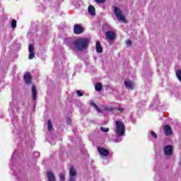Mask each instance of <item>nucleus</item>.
Returning a JSON list of instances; mask_svg holds the SVG:
<instances>
[{
    "mask_svg": "<svg viewBox=\"0 0 181 181\" xmlns=\"http://www.w3.org/2000/svg\"><path fill=\"white\" fill-rule=\"evenodd\" d=\"M89 45L90 40L86 37H80L74 41L72 49L74 52H84L88 48Z\"/></svg>",
    "mask_w": 181,
    "mask_h": 181,
    "instance_id": "f257e3e1",
    "label": "nucleus"
},
{
    "mask_svg": "<svg viewBox=\"0 0 181 181\" xmlns=\"http://www.w3.org/2000/svg\"><path fill=\"white\" fill-rule=\"evenodd\" d=\"M10 117H13V122L16 121L18 119V115L19 114V111H21V107L19 106V104L13 102L10 103V107L8 109Z\"/></svg>",
    "mask_w": 181,
    "mask_h": 181,
    "instance_id": "f03ea898",
    "label": "nucleus"
},
{
    "mask_svg": "<svg viewBox=\"0 0 181 181\" xmlns=\"http://www.w3.org/2000/svg\"><path fill=\"white\" fill-rule=\"evenodd\" d=\"M115 134L117 135H125V126L121 121H116V127L115 128Z\"/></svg>",
    "mask_w": 181,
    "mask_h": 181,
    "instance_id": "7ed1b4c3",
    "label": "nucleus"
},
{
    "mask_svg": "<svg viewBox=\"0 0 181 181\" xmlns=\"http://www.w3.org/2000/svg\"><path fill=\"white\" fill-rule=\"evenodd\" d=\"M114 12L116 18L118 19V21H120L121 22H125V17L122 14V11L119 9V8L115 6L114 7Z\"/></svg>",
    "mask_w": 181,
    "mask_h": 181,
    "instance_id": "20e7f679",
    "label": "nucleus"
},
{
    "mask_svg": "<svg viewBox=\"0 0 181 181\" xmlns=\"http://www.w3.org/2000/svg\"><path fill=\"white\" fill-rule=\"evenodd\" d=\"M77 179V170L74 168V166L71 165L69 168V181H76Z\"/></svg>",
    "mask_w": 181,
    "mask_h": 181,
    "instance_id": "39448f33",
    "label": "nucleus"
},
{
    "mask_svg": "<svg viewBox=\"0 0 181 181\" xmlns=\"http://www.w3.org/2000/svg\"><path fill=\"white\" fill-rule=\"evenodd\" d=\"M164 153L166 156H171L173 153V147L171 145H168L163 148Z\"/></svg>",
    "mask_w": 181,
    "mask_h": 181,
    "instance_id": "423d86ee",
    "label": "nucleus"
},
{
    "mask_svg": "<svg viewBox=\"0 0 181 181\" xmlns=\"http://www.w3.org/2000/svg\"><path fill=\"white\" fill-rule=\"evenodd\" d=\"M98 151L100 153V156L103 158H107V156L110 155V151L107 148L103 147H98Z\"/></svg>",
    "mask_w": 181,
    "mask_h": 181,
    "instance_id": "0eeeda50",
    "label": "nucleus"
},
{
    "mask_svg": "<svg viewBox=\"0 0 181 181\" xmlns=\"http://www.w3.org/2000/svg\"><path fill=\"white\" fill-rule=\"evenodd\" d=\"M74 33L75 35H81V33H84V28L81 25L76 24L74 27Z\"/></svg>",
    "mask_w": 181,
    "mask_h": 181,
    "instance_id": "6e6552de",
    "label": "nucleus"
},
{
    "mask_svg": "<svg viewBox=\"0 0 181 181\" xmlns=\"http://www.w3.org/2000/svg\"><path fill=\"white\" fill-rule=\"evenodd\" d=\"M160 105V102L159 101V96L156 95L154 99L153 103L150 105L151 108L154 107L155 110L158 109V107Z\"/></svg>",
    "mask_w": 181,
    "mask_h": 181,
    "instance_id": "1a4fd4ad",
    "label": "nucleus"
},
{
    "mask_svg": "<svg viewBox=\"0 0 181 181\" xmlns=\"http://www.w3.org/2000/svg\"><path fill=\"white\" fill-rule=\"evenodd\" d=\"M33 50H35V47L33 46V44H30L28 47V52H29V57L28 59L30 60H32L35 57V52H33Z\"/></svg>",
    "mask_w": 181,
    "mask_h": 181,
    "instance_id": "9d476101",
    "label": "nucleus"
},
{
    "mask_svg": "<svg viewBox=\"0 0 181 181\" xmlns=\"http://www.w3.org/2000/svg\"><path fill=\"white\" fill-rule=\"evenodd\" d=\"M164 134L166 136L172 135V127H170V125L166 124L164 126Z\"/></svg>",
    "mask_w": 181,
    "mask_h": 181,
    "instance_id": "9b49d317",
    "label": "nucleus"
},
{
    "mask_svg": "<svg viewBox=\"0 0 181 181\" xmlns=\"http://www.w3.org/2000/svg\"><path fill=\"white\" fill-rule=\"evenodd\" d=\"M105 35L108 40H114V39H115V33L113 31L109 30L106 32Z\"/></svg>",
    "mask_w": 181,
    "mask_h": 181,
    "instance_id": "f8f14e48",
    "label": "nucleus"
},
{
    "mask_svg": "<svg viewBox=\"0 0 181 181\" xmlns=\"http://www.w3.org/2000/svg\"><path fill=\"white\" fill-rule=\"evenodd\" d=\"M64 43H65V45L69 47H71V46H73V47H74V40H73L71 38H65L64 40Z\"/></svg>",
    "mask_w": 181,
    "mask_h": 181,
    "instance_id": "ddd939ff",
    "label": "nucleus"
},
{
    "mask_svg": "<svg viewBox=\"0 0 181 181\" xmlns=\"http://www.w3.org/2000/svg\"><path fill=\"white\" fill-rule=\"evenodd\" d=\"M32 98L34 101H36V100H37V89L36 88V86H35V85L33 86L32 88Z\"/></svg>",
    "mask_w": 181,
    "mask_h": 181,
    "instance_id": "4468645a",
    "label": "nucleus"
},
{
    "mask_svg": "<svg viewBox=\"0 0 181 181\" xmlns=\"http://www.w3.org/2000/svg\"><path fill=\"white\" fill-rule=\"evenodd\" d=\"M124 86L128 90H134V82L132 81H124Z\"/></svg>",
    "mask_w": 181,
    "mask_h": 181,
    "instance_id": "2eb2a0df",
    "label": "nucleus"
},
{
    "mask_svg": "<svg viewBox=\"0 0 181 181\" xmlns=\"http://www.w3.org/2000/svg\"><path fill=\"white\" fill-rule=\"evenodd\" d=\"M48 181H56V177L53 171H48L47 173Z\"/></svg>",
    "mask_w": 181,
    "mask_h": 181,
    "instance_id": "dca6fc26",
    "label": "nucleus"
},
{
    "mask_svg": "<svg viewBox=\"0 0 181 181\" xmlns=\"http://www.w3.org/2000/svg\"><path fill=\"white\" fill-rule=\"evenodd\" d=\"M24 80H25L26 84H30L31 79H30V74L29 72H27L25 74Z\"/></svg>",
    "mask_w": 181,
    "mask_h": 181,
    "instance_id": "f3484780",
    "label": "nucleus"
},
{
    "mask_svg": "<svg viewBox=\"0 0 181 181\" xmlns=\"http://www.w3.org/2000/svg\"><path fill=\"white\" fill-rule=\"evenodd\" d=\"M88 13L91 15V16H95V8L93 6V5H90L88 8Z\"/></svg>",
    "mask_w": 181,
    "mask_h": 181,
    "instance_id": "a211bd4d",
    "label": "nucleus"
},
{
    "mask_svg": "<svg viewBox=\"0 0 181 181\" xmlns=\"http://www.w3.org/2000/svg\"><path fill=\"white\" fill-rule=\"evenodd\" d=\"M95 91H98V92L103 91V83H98V82L96 83L95 84Z\"/></svg>",
    "mask_w": 181,
    "mask_h": 181,
    "instance_id": "6ab92c4d",
    "label": "nucleus"
},
{
    "mask_svg": "<svg viewBox=\"0 0 181 181\" xmlns=\"http://www.w3.org/2000/svg\"><path fill=\"white\" fill-rule=\"evenodd\" d=\"M96 52L98 53H103V47L98 41L96 42Z\"/></svg>",
    "mask_w": 181,
    "mask_h": 181,
    "instance_id": "aec40b11",
    "label": "nucleus"
},
{
    "mask_svg": "<svg viewBox=\"0 0 181 181\" xmlns=\"http://www.w3.org/2000/svg\"><path fill=\"white\" fill-rule=\"evenodd\" d=\"M116 134V138H115V142H122V136H124V135H120L118 134Z\"/></svg>",
    "mask_w": 181,
    "mask_h": 181,
    "instance_id": "412c9836",
    "label": "nucleus"
},
{
    "mask_svg": "<svg viewBox=\"0 0 181 181\" xmlns=\"http://www.w3.org/2000/svg\"><path fill=\"white\" fill-rule=\"evenodd\" d=\"M90 104H91V105H93V107H94L95 110H96V111H98V112H101V110L100 109V107H98L97 104H95L94 103V101L91 100Z\"/></svg>",
    "mask_w": 181,
    "mask_h": 181,
    "instance_id": "4be33fe9",
    "label": "nucleus"
},
{
    "mask_svg": "<svg viewBox=\"0 0 181 181\" xmlns=\"http://www.w3.org/2000/svg\"><path fill=\"white\" fill-rule=\"evenodd\" d=\"M47 128L48 131H52V129H53V124H52V120L50 119L47 121Z\"/></svg>",
    "mask_w": 181,
    "mask_h": 181,
    "instance_id": "5701e85b",
    "label": "nucleus"
},
{
    "mask_svg": "<svg viewBox=\"0 0 181 181\" xmlns=\"http://www.w3.org/2000/svg\"><path fill=\"white\" fill-rule=\"evenodd\" d=\"M176 76H177V78H178L179 81H180L181 83V70L179 69L176 71Z\"/></svg>",
    "mask_w": 181,
    "mask_h": 181,
    "instance_id": "b1692460",
    "label": "nucleus"
},
{
    "mask_svg": "<svg viewBox=\"0 0 181 181\" xmlns=\"http://www.w3.org/2000/svg\"><path fill=\"white\" fill-rule=\"evenodd\" d=\"M11 28L15 29L16 28V20H12L11 21Z\"/></svg>",
    "mask_w": 181,
    "mask_h": 181,
    "instance_id": "393cba45",
    "label": "nucleus"
},
{
    "mask_svg": "<svg viewBox=\"0 0 181 181\" xmlns=\"http://www.w3.org/2000/svg\"><path fill=\"white\" fill-rule=\"evenodd\" d=\"M151 136L154 138V139H156L158 138V134L154 133L153 131L151 132Z\"/></svg>",
    "mask_w": 181,
    "mask_h": 181,
    "instance_id": "a878e982",
    "label": "nucleus"
},
{
    "mask_svg": "<svg viewBox=\"0 0 181 181\" xmlns=\"http://www.w3.org/2000/svg\"><path fill=\"white\" fill-rule=\"evenodd\" d=\"M100 130H101L103 132H108L110 131V129H109V128H105V127H100Z\"/></svg>",
    "mask_w": 181,
    "mask_h": 181,
    "instance_id": "bb28decb",
    "label": "nucleus"
},
{
    "mask_svg": "<svg viewBox=\"0 0 181 181\" xmlns=\"http://www.w3.org/2000/svg\"><path fill=\"white\" fill-rule=\"evenodd\" d=\"M59 179H60V180H62V181L66 180V177H65L64 174H60V175H59Z\"/></svg>",
    "mask_w": 181,
    "mask_h": 181,
    "instance_id": "cd10ccee",
    "label": "nucleus"
},
{
    "mask_svg": "<svg viewBox=\"0 0 181 181\" xmlns=\"http://www.w3.org/2000/svg\"><path fill=\"white\" fill-rule=\"evenodd\" d=\"M76 94H77L78 97H83V92H81L80 90H77Z\"/></svg>",
    "mask_w": 181,
    "mask_h": 181,
    "instance_id": "c85d7f7f",
    "label": "nucleus"
},
{
    "mask_svg": "<svg viewBox=\"0 0 181 181\" xmlns=\"http://www.w3.org/2000/svg\"><path fill=\"white\" fill-rule=\"evenodd\" d=\"M16 155H18V151H15L13 153V155H12V160H13V159L15 158V156H16Z\"/></svg>",
    "mask_w": 181,
    "mask_h": 181,
    "instance_id": "c756f323",
    "label": "nucleus"
},
{
    "mask_svg": "<svg viewBox=\"0 0 181 181\" xmlns=\"http://www.w3.org/2000/svg\"><path fill=\"white\" fill-rule=\"evenodd\" d=\"M97 4H104L105 2V0H95Z\"/></svg>",
    "mask_w": 181,
    "mask_h": 181,
    "instance_id": "7c9ffc66",
    "label": "nucleus"
},
{
    "mask_svg": "<svg viewBox=\"0 0 181 181\" xmlns=\"http://www.w3.org/2000/svg\"><path fill=\"white\" fill-rule=\"evenodd\" d=\"M66 123L68 124V125H70V124H71V119H70V118H67L66 119Z\"/></svg>",
    "mask_w": 181,
    "mask_h": 181,
    "instance_id": "2f4dec72",
    "label": "nucleus"
},
{
    "mask_svg": "<svg viewBox=\"0 0 181 181\" xmlns=\"http://www.w3.org/2000/svg\"><path fill=\"white\" fill-rule=\"evenodd\" d=\"M117 111H119V112H124V107H119L117 109Z\"/></svg>",
    "mask_w": 181,
    "mask_h": 181,
    "instance_id": "473e14b6",
    "label": "nucleus"
},
{
    "mask_svg": "<svg viewBox=\"0 0 181 181\" xmlns=\"http://www.w3.org/2000/svg\"><path fill=\"white\" fill-rule=\"evenodd\" d=\"M131 40H127V42H126V45H127V46H131Z\"/></svg>",
    "mask_w": 181,
    "mask_h": 181,
    "instance_id": "72a5a7b5",
    "label": "nucleus"
},
{
    "mask_svg": "<svg viewBox=\"0 0 181 181\" xmlns=\"http://www.w3.org/2000/svg\"><path fill=\"white\" fill-rule=\"evenodd\" d=\"M34 155H37V156H39V152L34 153Z\"/></svg>",
    "mask_w": 181,
    "mask_h": 181,
    "instance_id": "f704fd0d",
    "label": "nucleus"
},
{
    "mask_svg": "<svg viewBox=\"0 0 181 181\" xmlns=\"http://www.w3.org/2000/svg\"><path fill=\"white\" fill-rule=\"evenodd\" d=\"M143 103H144V104H146V102H145V101H144Z\"/></svg>",
    "mask_w": 181,
    "mask_h": 181,
    "instance_id": "c9c22d12",
    "label": "nucleus"
}]
</instances>
